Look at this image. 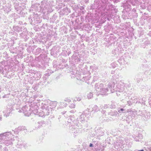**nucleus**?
Returning a JSON list of instances; mask_svg holds the SVG:
<instances>
[{
  "label": "nucleus",
  "instance_id": "nucleus-6",
  "mask_svg": "<svg viewBox=\"0 0 151 151\" xmlns=\"http://www.w3.org/2000/svg\"><path fill=\"white\" fill-rule=\"evenodd\" d=\"M1 117L0 116V120H1Z\"/></svg>",
  "mask_w": 151,
  "mask_h": 151
},
{
  "label": "nucleus",
  "instance_id": "nucleus-3",
  "mask_svg": "<svg viewBox=\"0 0 151 151\" xmlns=\"http://www.w3.org/2000/svg\"><path fill=\"white\" fill-rule=\"evenodd\" d=\"M89 146L90 147H93V145L92 144L90 143V144Z\"/></svg>",
  "mask_w": 151,
  "mask_h": 151
},
{
  "label": "nucleus",
  "instance_id": "nucleus-2",
  "mask_svg": "<svg viewBox=\"0 0 151 151\" xmlns=\"http://www.w3.org/2000/svg\"><path fill=\"white\" fill-rule=\"evenodd\" d=\"M8 135L6 134V133H3L0 134V138L2 137V139H4V137H7Z\"/></svg>",
  "mask_w": 151,
  "mask_h": 151
},
{
  "label": "nucleus",
  "instance_id": "nucleus-5",
  "mask_svg": "<svg viewBox=\"0 0 151 151\" xmlns=\"http://www.w3.org/2000/svg\"><path fill=\"white\" fill-rule=\"evenodd\" d=\"M120 110L121 111H123L124 110V109H120Z\"/></svg>",
  "mask_w": 151,
  "mask_h": 151
},
{
  "label": "nucleus",
  "instance_id": "nucleus-1",
  "mask_svg": "<svg viewBox=\"0 0 151 151\" xmlns=\"http://www.w3.org/2000/svg\"><path fill=\"white\" fill-rule=\"evenodd\" d=\"M3 112L4 113V116H5L6 117H7L10 114V110L8 109L7 110H5L3 111Z\"/></svg>",
  "mask_w": 151,
  "mask_h": 151
},
{
  "label": "nucleus",
  "instance_id": "nucleus-4",
  "mask_svg": "<svg viewBox=\"0 0 151 151\" xmlns=\"http://www.w3.org/2000/svg\"><path fill=\"white\" fill-rule=\"evenodd\" d=\"M89 95H90V98H91V97H92V94L91 93H89Z\"/></svg>",
  "mask_w": 151,
  "mask_h": 151
}]
</instances>
